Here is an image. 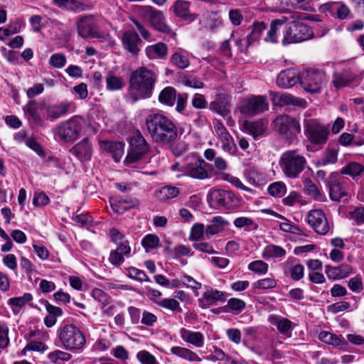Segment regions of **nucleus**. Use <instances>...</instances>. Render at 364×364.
I'll return each mask as SVG.
<instances>
[{
  "label": "nucleus",
  "instance_id": "1",
  "mask_svg": "<svg viewBox=\"0 0 364 364\" xmlns=\"http://www.w3.org/2000/svg\"><path fill=\"white\" fill-rule=\"evenodd\" d=\"M146 128L151 139L156 143L170 144L178 136L175 124L166 116L149 114L145 120Z\"/></svg>",
  "mask_w": 364,
  "mask_h": 364
},
{
  "label": "nucleus",
  "instance_id": "2",
  "mask_svg": "<svg viewBox=\"0 0 364 364\" xmlns=\"http://www.w3.org/2000/svg\"><path fill=\"white\" fill-rule=\"evenodd\" d=\"M156 76L154 72L141 67L133 72L129 80V95L133 102L149 98L152 95Z\"/></svg>",
  "mask_w": 364,
  "mask_h": 364
},
{
  "label": "nucleus",
  "instance_id": "3",
  "mask_svg": "<svg viewBox=\"0 0 364 364\" xmlns=\"http://www.w3.org/2000/svg\"><path fill=\"white\" fill-rule=\"evenodd\" d=\"M279 166L285 177L296 179L304 171L307 160L298 149H289L280 155Z\"/></svg>",
  "mask_w": 364,
  "mask_h": 364
},
{
  "label": "nucleus",
  "instance_id": "4",
  "mask_svg": "<svg viewBox=\"0 0 364 364\" xmlns=\"http://www.w3.org/2000/svg\"><path fill=\"white\" fill-rule=\"evenodd\" d=\"M58 338L66 350L82 352L86 344V338L81 330L73 324H65L58 328Z\"/></svg>",
  "mask_w": 364,
  "mask_h": 364
},
{
  "label": "nucleus",
  "instance_id": "5",
  "mask_svg": "<svg viewBox=\"0 0 364 364\" xmlns=\"http://www.w3.org/2000/svg\"><path fill=\"white\" fill-rule=\"evenodd\" d=\"M313 36L314 32L308 25L300 21H292L284 25L282 41L284 45H287L304 41Z\"/></svg>",
  "mask_w": 364,
  "mask_h": 364
},
{
  "label": "nucleus",
  "instance_id": "6",
  "mask_svg": "<svg viewBox=\"0 0 364 364\" xmlns=\"http://www.w3.org/2000/svg\"><path fill=\"white\" fill-rule=\"evenodd\" d=\"M208 164L202 158H194L181 167L182 173L176 175V177L188 176L198 180L208 178Z\"/></svg>",
  "mask_w": 364,
  "mask_h": 364
},
{
  "label": "nucleus",
  "instance_id": "7",
  "mask_svg": "<svg viewBox=\"0 0 364 364\" xmlns=\"http://www.w3.org/2000/svg\"><path fill=\"white\" fill-rule=\"evenodd\" d=\"M326 81L324 73L318 70H308L303 72L300 77V85L303 89L310 93H317Z\"/></svg>",
  "mask_w": 364,
  "mask_h": 364
},
{
  "label": "nucleus",
  "instance_id": "8",
  "mask_svg": "<svg viewBox=\"0 0 364 364\" xmlns=\"http://www.w3.org/2000/svg\"><path fill=\"white\" fill-rule=\"evenodd\" d=\"M149 150V145L140 132H137L130 140L129 149L124 163L129 164L140 160Z\"/></svg>",
  "mask_w": 364,
  "mask_h": 364
},
{
  "label": "nucleus",
  "instance_id": "9",
  "mask_svg": "<svg viewBox=\"0 0 364 364\" xmlns=\"http://www.w3.org/2000/svg\"><path fill=\"white\" fill-rule=\"evenodd\" d=\"M306 136L314 144H323L326 142L329 132L328 129L320 124L316 119L305 121Z\"/></svg>",
  "mask_w": 364,
  "mask_h": 364
},
{
  "label": "nucleus",
  "instance_id": "10",
  "mask_svg": "<svg viewBox=\"0 0 364 364\" xmlns=\"http://www.w3.org/2000/svg\"><path fill=\"white\" fill-rule=\"evenodd\" d=\"M81 129L80 120L77 117H73L62 122L58 127L56 135L65 142L73 141L78 137Z\"/></svg>",
  "mask_w": 364,
  "mask_h": 364
},
{
  "label": "nucleus",
  "instance_id": "11",
  "mask_svg": "<svg viewBox=\"0 0 364 364\" xmlns=\"http://www.w3.org/2000/svg\"><path fill=\"white\" fill-rule=\"evenodd\" d=\"M269 109L267 97L262 95L251 96L244 100L240 108L241 113L253 116L260 114Z\"/></svg>",
  "mask_w": 364,
  "mask_h": 364
},
{
  "label": "nucleus",
  "instance_id": "12",
  "mask_svg": "<svg viewBox=\"0 0 364 364\" xmlns=\"http://www.w3.org/2000/svg\"><path fill=\"white\" fill-rule=\"evenodd\" d=\"M274 123L275 129L287 138H291L300 132L299 122L288 115L277 117Z\"/></svg>",
  "mask_w": 364,
  "mask_h": 364
},
{
  "label": "nucleus",
  "instance_id": "13",
  "mask_svg": "<svg viewBox=\"0 0 364 364\" xmlns=\"http://www.w3.org/2000/svg\"><path fill=\"white\" fill-rule=\"evenodd\" d=\"M306 222L319 235H326L330 230L327 218L321 210H310L308 213Z\"/></svg>",
  "mask_w": 364,
  "mask_h": 364
},
{
  "label": "nucleus",
  "instance_id": "14",
  "mask_svg": "<svg viewBox=\"0 0 364 364\" xmlns=\"http://www.w3.org/2000/svg\"><path fill=\"white\" fill-rule=\"evenodd\" d=\"M318 11L340 20L346 19L350 14L349 8L341 1H331L321 4L318 7Z\"/></svg>",
  "mask_w": 364,
  "mask_h": 364
},
{
  "label": "nucleus",
  "instance_id": "15",
  "mask_svg": "<svg viewBox=\"0 0 364 364\" xmlns=\"http://www.w3.org/2000/svg\"><path fill=\"white\" fill-rule=\"evenodd\" d=\"M144 14L149 20L151 26L158 31L169 33L171 30L166 23L164 15L162 11L156 10L151 6L144 8Z\"/></svg>",
  "mask_w": 364,
  "mask_h": 364
},
{
  "label": "nucleus",
  "instance_id": "16",
  "mask_svg": "<svg viewBox=\"0 0 364 364\" xmlns=\"http://www.w3.org/2000/svg\"><path fill=\"white\" fill-rule=\"evenodd\" d=\"M344 178L338 173H332L327 180L330 197L332 200L339 201L347 196L346 188L343 185Z\"/></svg>",
  "mask_w": 364,
  "mask_h": 364
},
{
  "label": "nucleus",
  "instance_id": "17",
  "mask_svg": "<svg viewBox=\"0 0 364 364\" xmlns=\"http://www.w3.org/2000/svg\"><path fill=\"white\" fill-rule=\"evenodd\" d=\"M270 97L273 105L279 107L286 105H294L297 107H305V100L294 97L287 92H270Z\"/></svg>",
  "mask_w": 364,
  "mask_h": 364
},
{
  "label": "nucleus",
  "instance_id": "18",
  "mask_svg": "<svg viewBox=\"0 0 364 364\" xmlns=\"http://www.w3.org/2000/svg\"><path fill=\"white\" fill-rule=\"evenodd\" d=\"M230 96L225 92H218L215 100L209 105V109L221 116H226L230 112Z\"/></svg>",
  "mask_w": 364,
  "mask_h": 364
},
{
  "label": "nucleus",
  "instance_id": "19",
  "mask_svg": "<svg viewBox=\"0 0 364 364\" xmlns=\"http://www.w3.org/2000/svg\"><path fill=\"white\" fill-rule=\"evenodd\" d=\"M75 105L72 102H63L57 105L49 106L46 108V114L51 120L57 119L70 112H74Z\"/></svg>",
  "mask_w": 364,
  "mask_h": 364
},
{
  "label": "nucleus",
  "instance_id": "20",
  "mask_svg": "<svg viewBox=\"0 0 364 364\" xmlns=\"http://www.w3.org/2000/svg\"><path fill=\"white\" fill-rule=\"evenodd\" d=\"M299 72L293 68L287 69L279 73L277 78V84L282 88H290L297 82L300 83Z\"/></svg>",
  "mask_w": 364,
  "mask_h": 364
},
{
  "label": "nucleus",
  "instance_id": "21",
  "mask_svg": "<svg viewBox=\"0 0 364 364\" xmlns=\"http://www.w3.org/2000/svg\"><path fill=\"white\" fill-rule=\"evenodd\" d=\"M70 152L80 161H90L92 154V144L88 139L85 138L76 144Z\"/></svg>",
  "mask_w": 364,
  "mask_h": 364
},
{
  "label": "nucleus",
  "instance_id": "22",
  "mask_svg": "<svg viewBox=\"0 0 364 364\" xmlns=\"http://www.w3.org/2000/svg\"><path fill=\"white\" fill-rule=\"evenodd\" d=\"M122 41L124 48L132 54L136 55L139 52L141 40L134 31H125L122 35Z\"/></svg>",
  "mask_w": 364,
  "mask_h": 364
},
{
  "label": "nucleus",
  "instance_id": "23",
  "mask_svg": "<svg viewBox=\"0 0 364 364\" xmlns=\"http://www.w3.org/2000/svg\"><path fill=\"white\" fill-rule=\"evenodd\" d=\"M78 34L84 38L94 36L96 33V24L92 16H87L77 22Z\"/></svg>",
  "mask_w": 364,
  "mask_h": 364
},
{
  "label": "nucleus",
  "instance_id": "24",
  "mask_svg": "<svg viewBox=\"0 0 364 364\" xmlns=\"http://www.w3.org/2000/svg\"><path fill=\"white\" fill-rule=\"evenodd\" d=\"M109 235L112 240L116 244V251L124 255L125 257H129L131 254V247L129 241L125 238L117 229L112 228L109 231Z\"/></svg>",
  "mask_w": 364,
  "mask_h": 364
},
{
  "label": "nucleus",
  "instance_id": "25",
  "mask_svg": "<svg viewBox=\"0 0 364 364\" xmlns=\"http://www.w3.org/2000/svg\"><path fill=\"white\" fill-rule=\"evenodd\" d=\"M325 273L328 279L337 280L346 278L353 273V267L348 264H342L338 267H331L326 265Z\"/></svg>",
  "mask_w": 364,
  "mask_h": 364
},
{
  "label": "nucleus",
  "instance_id": "26",
  "mask_svg": "<svg viewBox=\"0 0 364 364\" xmlns=\"http://www.w3.org/2000/svg\"><path fill=\"white\" fill-rule=\"evenodd\" d=\"M191 3L185 0H177L173 5V10L175 15L181 19L192 22L196 20V14H191L189 11Z\"/></svg>",
  "mask_w": 364,
  "mask_h": 364
},
{
  "label": "nucleus",
  "instance_id": "27",
  "mask_svg": "<svg viewBox=\"0 0 364 364\" xmlns=\"http://www.w3.org/2000/svg\"><path fill=\"white\" fill-rule=\"evenodd\" d=\"M270 323L275 326L278 331L286 337L291 336L292 322L287 318L271 315L268 318Z\"/></svg>",
  "mask_w": 364,
  "mask_h": 364
},
{
  "label": "nucleus",
  "instance_id": "28",
  "mask_svg": "<svg viewBox=\"0 0 364 364\" xmlns=\"http://www.w3.org/2000/svg\"><path fill=\"white\" fill-rule=\"evenodd\" d=\"M181 338L186 343L197 348H201L204 345V336L198 331H191L185 328L180 329Z\"/></svg>",
  "mask_w": 364,
  "mask_h": 364
},
{
  "label": "nucleus",
  "instance_id": "29",
  "mask_svg": "<svg viewBox=\"0 0 364 364\" xmlns=\"http://www.w3.org/2000/svg\"><path fill=\"white\" fill-rule=\"evenodd\" d=\"M267 124L266 120L260 119L252 122H246L244 126L253 138L257 139L259 137L265 136Z\"/></svg>",
  "mask_w": 364,
  "mask_h": 364
},
{
  "label": "nucleus",
  "instance_id": "30",
  "mask_svg": "<svg viewBox=\"0 0 364 364\" xmlns=\"http://www.w3.org/2000/svg\"><path fill=\"white\" fill-rule=\"evenodd\" d=\"M200 23L207 30L215 32L222 26V19L215 12H207L200 20Z\"/></svg>",
  "mask_w": 364,
  "mask_h": 364
},
{
  "label": "nucleus",
  "instance_id": "31",
  "mask_svg": "<svg viewBox=\"0 0 364 364\" xmlns=\"http://www.w3.org/2000/svg\"><path fill=\"white\" fill-rule=\"evenodd\" d=\"M211 224L205 228V237L209 239L211 236L221 232L225 226L229 225V223L221 216L213 217L210 220Z\"/></svg>",
  "mask_w": 364,
  "mask_h": 364
},
{
  "label": "nucleus",
  "instance_id": "32",
  "mask_svg": "<svg viewBox=\"0 0 364 364\" xmlns=\"http://www.w3.org/2000/svg\"><path fill=\"white\" fill-rule=\"evenodd\" d=\"M102 148L110 153L115 161H119L124 153V144L119 141H107L102 143Z\"/></svg>",
  "mask_w": 364,
  "mask_h": 364
},
{
  "label": "nucleus",
  "instance_id": "33",
  "mask_svg": "<svg viewBox=\"0 0 364 364\" xmlns=\"http://www.w3.org/2000/svg\"><path fill=\"white\" fill-rule=\"evenodd\" d=\"M171 354L175 355L188 362H200L201 358L191 350L180 346H173L170 349Z\"/></svg>",
  "mask_w": 364,
  "mask_h": 364
},
{
  "label": "nucleus",
  "instance_id": "34",
  "mask_svg": "<svg viewBox=\"0 0 364 364\" xmlns=\"http://www.w3.org/2000/svg\"><path fill=\"white\" fill-rule=\"evenodd\" d=\"M355 78V75L350 70H346L334 74L333 84L336 88L339 89L350 85Z\"/></svg>",
  "mask_w": 364,
  "mask_h": 364
},
{
  "label": "nucleus",
  "instance_id": "35",
  "mask_svg": "<svg viewBox=\"0 0 364 364\" xmlns=\"http://www.w3.org/2000/svg\"><path fill=\"white\" fill-rule=\"evenodd\" d=\"M287 22V18H282L280 19H275L271 22L270 28L268 31L267 36L264 38L266 42L276 43L277 42V33L281 29H284L285 23Z\"/></svg>",
  "mask_w": 364,
  "mask_h": 364
},
{
  "label": "nucleus",
  "instance_id": "36",
  "mask_svg": "<svg viewBox=\"0 0 364 364\" xmlns=\"http://www.w3.org/2000/svg\"><path fill=\"white\" fill-rule=\"evenodd\" d=\"M318 338L321 341L335 347L343 348L347 345L346 341L341 336H338L328 331H321L318 334Z\"/></svg>",
  "mask_w": 364,
  "mask_h": 364
},
{
  "label": "nucleus",
  "instance_id": "37",
  "mask_svg": "<svg viewBox=\"0 0 364 364\" xmlns=\"http://www.w3.org/2000/svg\"><path fill=\"white\" fill-rule=\"evenodd\" d=\"M106 88L109 91H119L125 86V81L122 77H119L113 73H108L105 77Z\"/></svg>",
  "mask_w": 364,
  "mask_h": 364
},
{
  "label": "nucleus",
  "instance_id": "38",
  "mask_svg": "<svg viewBox=\"0 0 364 364\" xmlns=\"http://www.w3.org/2000/svg\"><path fill=\"white\" fill-rule=\"evenodd\" d=\"M167 46L164 43H157L146 48V55L151 59L162 58L167 55Z\"/></svg>",
  "mask_w": 364,
  "mask_h": 364
},
{
  "label": "nucleus",
  "instance_id": "39",
  "mask_svg": "<svg viewBox=\"0 0 364 364\" xmlns=\"http://www.w3.org/2000/svg\"><path fill=\"white\" fill-rule=\"evenodd\" d=\"M180 190L175 186H165L155 192L156 197L161 201H166L178 196Z\"/></svg>",
  "mask_w": 364,
  "mask_h": 364
},
{
  "label": "nucleus",
  "instance_id": "40",
  "mask_svg": "<svg viewBox=\"0 0 364 364\" xmlns=\"http://www.w3.org/2000/svg\"><path fill=\"white\" fill-rule=\"evenodd\" d=\"M25 112L28 116V120L36 125L40 126L43 124V119L38 112L37 105L35 100L28 102L25 107Z\"/></svg>",
  "mask_w": 364,
  "mask_h": 364
},
{
  "label": "nucleus",
  "instance_id": "41",
  "mask_svg": "<svg viewBox=\"0 0 364 364\" xmlns=\"http://www.w3.org/2000/svg\"><path fill=\"white\" fill-rule=\"evenodd\" d=\"M176 99V90L171 87H165L159 94V100L161 103L173 106Z\"/></svg>",
  "mask_w": 364,
  "mask_h": 364
},
{
  "label": "nucleus",
  "instance_id": "42",
  "mask_svg": "<svg viewBox=\"0 0 364 364\" xmlns=\"http://www.w3.org/2000/svg\"><path fill=\"white\" fill-rule=\"evenodd\" d=\"M47 358L53 364H63L64 362L70 360L72 356L66 351L55 350L49 353Z\"/></svg>",
  "mask_w": 364,
  "mask_h": 364
},
{
  "label": "nucleus",
  "instance_id": "43",
  "mask_svg": "<svg viewBox=\"0 0 364 364\" xmlns=\"http://www.w3.org/2000/svg\"><path fill=\"white\" fill-rule=\"evenodd\" d=\"M363 171L364 166L361 164L355 161L348 163L341 170V173L349 175L353 178L360 176Z\"/></svg>",
  "mask_w": 364,
  "mask_h": 364
},
{
  "label": "nucleus",
  "instance_id": "44",
  "mask_svg": "<svg viewBox=\"0 0 364 364\" xmlns=\"http://www.w3.org/2000/svg\"><path fill=\"white\" fill-rule=\"evenodd\" d=\"M209 196L210 200L217 205L225 206L228 204L227 200L230 198V193L224 190L216 189L210 192Z\"/></svg>",
  "mask_w": 364,
  "mask_h": 364
},
{
  "label": "nucleus",
  "instance_id": "45",
  "mask_svg": "<svg viewBox=\"0 0 364 364\" xmlns=\"http://www.w3.org/2000/svg\"><path fill=\"white\" fill-rule=\"evenodd\" d=\"M203 299L208 305H210L217 301H224V293L217 289L208 290L203 293Z\"/></svg>",
  "mask_w": 364,
  "mask_h": 364
},
{
  "label": "nucleus",
  "instance_id": "46",
  "mask_svg": "<svg viewBox=\"0 0 364 364\" xmlns=\"http://www.w3.org/2000/svg\"><path fill=\"white\" fill-rule=\"evenodd\" d=\"M302 181L304 185V191L306 195L315 199H318L321 197V194L319 190L316 186V185L312 182L310 178H303Z\"/></svg>",
  "mask_w": 364,
  "mask_h": 364
},
{
  "label": "nucleus",
  "instance_id": "47",
  "mask_svg": "<svg viewBox=\"0 0 364 364\" xmlns=\"http://www.w3.org/2000/svg\"><path fill=\"white\" fill-rule=\"evenodd\" d=\"M286 255V251L280 246L274 245H268L263 251L264 258L282 257Z\"/></svg>",
  "mask_w": 364,
  "mask_h": 364
},
{
  "label": "nucleus",
  "instance_id": "48",
  "mask_svg": "<svg viewBox=\"0 0 364 364\" xmlns=\"http://www.w3.org/2000/svg\"><path fill=\"white\" fill-rule=\"evenodd\" d=\"M287 192V186L282 181H277L271 183L268 187V193L274 197L281 198Z\"/></svg>",
  "mask_w": 364,
  "mask_h": 364
},
{
  "label": "nucleus",
  "instance_id": "49",
  "mask_svg": "<svg viewBox=\"0 0 364 364\" xmlns=\"http://www.w3.org/2000/svg\"><path fill=\"white\" fill-rule=\"evenodd\" d=\"M338 160V151L333 149H328L323 154L318 161L321 166L335 164Z\"/></svg>",
  "mask_w": 364,
  "mask_h": 364
},
{
  "label": "nucleus",
  "instance_id": "50",
  "mask_svg": "<svg viewBox=\"0 0 364 364\" xmlns=\"http://www.w3.org/2000/svg\"><path fill=\"white\" fill-rule=\"evenodd\" d=\"M156 304L162 308L168 309L171 311L181 312L182 309L180 306V304L174 299H163L159 301H156Z\"/></svg>",
  "mask_w": 364,
  "mask_h": 364
},
{
  "label": "nucleus",
  "instance_id": "51",
  "mask_svg": "<svg viewBox=\"0 0 364 364\" xmlns=\"http://www.w3.org/2000/svg\"><path fill=\"white\" fill-rule=\"evenodd\" d=\"M91 295L92 298L101 304V305L107 306L112 303L111 297L101 289H93Z\"/></svg>",
  "mask_w": 364,
  "mask_h": 364
},
{
  "label": "nucleus",
  "instance_id": "52",
  "mask_svg": "<svg viewBox=\"0 0 364 364\" xmlns=\"http://www.w3.org/2000/svg\"><path fill=\"white\" fill-rule=\"evenodd\" d=\"M170 62L180 69H185L189 65L188 58L178 52L171 56Z\"/></svg>",
  "mask_w": 364,
  "mask_h": 364
},
{
  "label": "nucleus",
  "instance_id": "53",
  "mask_svg": "<svg viewBox=\"0 0 364 364\" xmlns=\"http://www.w3.org/2000/svg\"><path fill=\"white\" fill-rule=\"evenodd\" d=\"M210 360L213 361H223L227 364H237L234 359L231 358V357L226 354L222 349L217 347L214 348V350L210 355Z\"/></svg>",
  "mask_w": 364,
  "mask_h": 364
},
{
  "label": "nucleus",
  "instance_id": "54",
  "mask_svg": "<svg viewBox=\"0 0 364 364\" xmlns=\"http://www.w3.org/2000/svg\"><path fill=\"white\" fill-rule=\"evenodd\" d=\"M222 143V149L231 155H234L237 150V146L234 142L233 138L230 134L220 139Z\"/></svg>",
  "mask_w": 364,
  "mask_h": 364
},
{
  "label": "nucleus",
  "instance_id": "55",
  "mask_svg": "<svg viewBox=\"0 0 364 364\" xmlns=\"http://www.w3.org/2000/svg\"><path fill=\"white\" fill-rule=\"evenodd\" d=\"M67 63V58L65 55L61 53H56L50 57L49 65L57 69L63 68Z\"/></svg>",
  "mask_w": 364,
  "mask_h": 364
},
{
  "label": "nucleus",
  "instance_id": "56",
  "mask_svg": "<svg viewBox=\"0 0 364 364\" xmlns=\"http://www.w3.org/2000/svg\"><path fill=\"white\" fill-rule=\"evenodd\" d=\"M127 275L131 279L137 280L139 282H151L146 274L141 269L136 267H129L127 269Z\"/></svg>",
  "mask_w": 364,
  "mask_h": 364
},
{
  "label": "nucleus",
  "instance_id": "57",
  "mask_svg": "<svg viewBox=\"0 0 364 364\" xmlns=\"http://www.w3.org/2000/svg\"><path fill=\"white\" fill-rule=\"evenodd\" d=\"M280 229L287 232H291L299 235H304L303 230L297 225L293 224L287 218L279 224Z\"/></svg>",
  "mask_w": 364,
  "mask_h": 364
},
{
  "label": "nucleus",
  "instance_id": "58",
  "mask_svg": "<svg viewBox=\"0 0 364 364\" xmlns=\"http://www.w3.org/2000/svg\"><path fill=\"white\" fill-rule=\"evenodd\" d=\"M227 307L235 314L240 313L245 307L244 301L237 298H232L228 300Z\"/></svg>",
  "mask_w": 364,
  "mask_h": 364
},
{
  "label": "nucleus",
  "instance_id": "59",
  "mask_svg": "<svg viewBox=\"0 0 364 364\" xmlns=\"http://www.w3.org/2000/svg\"><path fill=\"white\" fill-rule=\"evenodd\" d=\"M136 358L141 364H160L152 354L145 350L139 351Z\"/></svg>",
  "mask_w": 364,
  "mask_h": 364
},
{
  "label": "nucleus",
  "instance_id": "60",
  "mask_svg": "<svg viewBox=\"0 0 364 364\" xmlns=\"http://www.w3.org/2000/svg\"><path fill=\"white\" fill-rule=\"evenodd\" d=\"M266 29V26L264 22H257L252 25L251 33L247 36L250 40L254 42L260 38L262 31Z\"/></svg>",
  "mask_w": 364,
  "mask_h": 364
},
{
  "label": "nucleus",
  "instance_id": "61",
  "mask_svg": "<svg viewBox=\"0 0 364 364\" xmlns=\"http://www.w3.org/2000/svg\"><path fill=\"white\" fill-rule=\"evenodd\" d=\"M277 286V282L273 278H264L257 281L253 284L255 289H268L274 288Z\"/></svg>",
  "mask_w": 364,
  "mask_h": 364
},
{
  "label": "nucleus",
  "instance_id": "62",
  "mask_svg": "<svg viewBox=\"0 0 364 364\" xmlns=\"http://www.w3.org/2000/svg\"><path fill=\"white\" fill-rule=\"evenodd\" d=\"M32 299H33V296H32V295L31 294L25 293L21 296L11 298L9 300L8 304L11 305V306H14L22 307L26 303H28L30 301H31Z\"/></svg>",
  "mask_w": 364,
  "mask_h": 364
},
{
  "label": "nucleus",
  "instance_id": "63",
  "mask_svg": "<svg viewBox=\"0 0 364 364\" xmlns=\"http://www.w3.org/2000/svg\"><path fill=\"white\" fill-rule=\"evenodd\" d=\"M248 269L255 273L265 274L268 271V264L262 260H256L248 264Z\"/></svg>",
  "mask_w": 364,
  "mask_h": 364
},
{
  "label": "nucleus",
  "instance_id": "64",
  "mask_svg": "<svg viewBox=\"0 0 364 364\" xmlns=\"http://www.w3.org/2000/svg\"><path fill=\"white\" fill-rule=\"evenodd\" d=\"M350 218L358 225L364 223V205H360L349 212Z\"/></svg>",
  "mask_w": 364,
  "mask_h": 364
}]
</instances>
